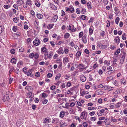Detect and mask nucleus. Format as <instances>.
<instances>
[{
	"label": "nucleus",
	"instance_id": "obj_1",
	"mask_svg": "<svg viewBox=\"0 0 127 127\" xmlns=\"http://www.w3.org/2000/svg\"><path fill=\"white\" fill-rule=\"evenodd\" d=\"M40 41L37 38H36L33 42V44L36 46L38 45L39 44Z\"/></svg>",
	"mask_w": 127,
	"mask_h": 127
},
{
	"label": "nucleus",
	"instance_id": "obj_2",
	"mask_svg": "<svg viewBox=\"0 0 127 127\" xmlns=\"http://www.w3.org/2000/svg\"><path fill=\"white\" fill-rule=\"evenodd\" d=\"M57 52L58 54H63L64 53V52L62 47H60L59 49L57 51Z\"/></svg>",
	"mask_w": 127,
	"mask_h": 127
},
{
	"label": "nucleus",
	"instance_id": "obj_3",
	"mask_svg": "<svg viewBox=\"0 0 127 127\" xmlns=\"http://www.w3.org/2000/svg\"><path fill=\"white\" fill-rule=\"evenodd\" d=\"M25 88L26 89L28 90V91H30V92H32L33 90L32 88V87L29 86H26L25 87Z\"/></svg>",
	"mask_w": 127,
	"mask_h": 127
},
{
	"label": "nucleus",
	"instance_id": "obj_4",
	"mask_svg": "<svg viewBox=\"0 0 127 127\" xmlns=\"http://www.w3.org/2000/svg\"><path fill=\"white\" fill-rule=\"evenodd\" d=\"M58 18V16L56 15H55L54 16L51 20L53 22H55L57 21Z\"/></svg>",
	"mask_w": 127,
	"mask_h": 127
},
{
	"label": "nucleus",
	"instance_id": "obj_5",
	"mask_svg": "<svg viewBox=\"0 0 127 127\" xmlns=\"http://www.w3.org/2000/svg\"><path fill=\"white\" fill-rule=\"evenodd\" d=\"M80 80L83 82L85 81L86 79V77L84 75H82L80 77Z\"/></svg>",
	"mask_w": 127,
	"mask_h": 127
},
{
	"label": "nucleus",
	"instance_id": "obj_6",
	"mask_svg": "<svg viewBox=\"0 0 127 127\" xmlns=\"http://www.w3.org/2000/svg\"><path fill=\"white\" fill-rule=\"evenodd\" d=\"M82 40L83 42L84 43H86L87 42V40L86 38V36L84 35V36L82 37Z\"/></svg>",
	"mask_w": 127,
	"mask_h": 127
},
{
	"label": "nucleus",
	"instance_id": "obj_7",
	"mask_svg": "<svg viewBox=\"0 0 127 127\" xmlns=\"http://www.w3.org/2000/svg\"><path fill=\"white\" fill-rule=\"evenodd\" d=\"M47 51L46 48L45 47H43L41 48V52L42 54H43L45 52Z\"/></svg>",
	"mask_w": 127,
	"mask_h": 127
},
{
	"label": "nucleus",
	"instance_id": "obj_8",
	"mask_svg": "<svg viewBox=\"0 0 127 127\" xmlns=\"http://www.w3.org/2000/svg\"><path fill=\"white\" fill-rule=\"evenodd\" d=\"M24 3V2L22 0H18L17 1V3L20 6L22 5Z\"/></svg>",
	"mask_w": 127,
	"mask_h": 127
},
{
	"label": "nucleus",
	"instance_id": "obj_9",
	"mask_svg": "<svg viewBox=\"0 0 127 127\" xmlns=\"http://www.w3.org/2000/svg\"><path fill=\"white\" fill-rule=\"evenodd\" d=\"M13 20L15 23H17L18 22L19 18L18 17H15L13 18Z\"/></svg>",
	"mask_w": 127,
	"mask_h": 127
},
{
	"label": "nucleus",
	"instance_id": "obj_10",
	"mask_svg": "<svg viewBox=\"0 0 127 127\" xmlns=\"http://www.w3.org/2000/svg\"><path fill=\"white\" fill-rule=\"evenodd\" d=\"M63 61L64 63H68L69 62V60L67 57H65L63 58Z\"/></svg>",
	"mask_w": 127,
	"mask_h": 127
},
{
	"label": "nucleus",
	"instance_id": "obj_11",
	"mask_svg": "<svg viewBox=\"0 0 127 127\" xmlns=\"http://www.w3.org/2000/svg\"><path fill=\"white\" fill-rule=\"evenodd\" d=\"M65 112L63 111H61L60 114V116L61 118H63L64 116Z\"/></svg>",
	"mask_w": 127,
	"mask_h": 127
},
{
	"label": "nucleus",
	"instance_id": "obj_12",
	"mask_svg": "<svg viewBox=\"0 0 127 127\" xmlns=\"http://www.w3.org/2000/svg\"><path fill=\"white\" fill-rule=\"evenodd\" d=\"M17 49H18L19 52H23L24 51V48L21 47H19Z\"/></svg>",
	"mask_w": 127,
	"mask_h": 127
},
{
	"label": "nucleus",
	"instance_id": "obj_13",
	"mask_svg": "<svg viewBox=\"0 0 127 127\" xmlns=\"http://www.w3.org/2000/svg\"><path fill=\"white\" fill-rule=\"evenodd\" d=\"M37 18L39 19H42L43 17V15L40 14H37Z\"/></svg>",
	"mask_w": 127,
	"mask_h": 127
},
{
	"label": "nucleus",
	"instance_id": "obj_14",
	"mask_svg": "<svg viewBox=\"0 0 127 127\" xmlns=\"http://www.w3.org/2000/svg\"><path fill=\"white\" fill-rule=\"evenodd\" d=\"M16 59L14 58L12 59L11 60V63L14 64H15L16 63Z\"/></svg>",
	"mask_w": 127,
	"mask_h": 127
},
{
	"label": "nucleus",
	"instance_id": "obj_15",
	"mask_svg": "<svg viewBox=\"0 0 127 127\" xmlns=\"http://www.w3.org/2000/svg\"><path fill=\"white\" fill-rule=\"evenodd\" d=\"M26 4V5H28L29 6L31 5L32 4L31 1L30 0H27Z\"/></svg>",
	"mask_w": 127,
	"mask_h": 127
},
{
	"label": "nucleus",
	"instance_id": "obj_16",
	"mask_svg": "<svg viewBox=\"0 0 127 127\" xmlns=\"http://www.w3.org/2000/svg\"><path fill=\"white\" fill-rule=\"evenodd\" d=\"M85 116V113L83 112L81 113V114L80 117L81 119H83Z\"/></svg>",
	"mask_w": 127,
	"mask_h": 127
},
{
	"label": "nucleus",
	"instance_id": "obj_17",
	"mask_svg": "<svg viewBox=\"0 0 127 127\" xmlns=\"http://www.w3.org/2000/svg\"><path fill=\"white\" fill-rule=\"evenodd\" d=\"M89 92L87 91H83L82 92V93L81 94L82 96H83L84 95H86L88 94Z\"/></svg>",
	"mask_w": 127,
	"mask_h": 127
},
{
	"label": "nucleus",
	"instance_id": "obj_18",
	"mask_svg": "<svg viewBox=\"0 0 127 127\" xmlns=\"http://www.w3.org/2000/svg\"><path fill=\"white\" fill-rule=\"evenodd\" d=\"M87 5L88 8H92L91 3L90 2H88L87 3Z\"/></svg>",
	"mask_w": 127,
	"mask_h": 127
},
{
	"label": "nucleus",
	"instance_id": "obj_19",
	"mask_svg": "<svg viewBox=\"0 0 127 127\" xmlns=\"http://www.w3.org/2000/svg\"><path fill=\"white\" fill-rule=\"evenodd\" d=\"M120 48L118 49H117L116 52L114 54L115 55H117L119 54L120 52Z\"/></svg>",
	"mask_w": 127,
	"mask_h": 127
},
{
	"label": "nucleus",
	"instance_id": "obj_20",
	"mask_svg": "<svg viewBox=\"0 0 127 127\" xmlns=\"http://www.w3.org/2000/svg\"><path fill=\"white\" fill-rule=\"evenodd\" d=\"M125 56H124V55H122L120 60V62L122 64L124 62V61L125 59Z\"/></svg>",
	"mask_w": 127,
	"mask_h": 127
},
{
	"label": "nucleus",
	"instance_id": "obj_21",
	"mask_svg": "<svg viewBox=\"0 0 127 127\" xmlns=\"http://www.w3.org/2000/svg\"><path fill=\"white\" fill-rule=\"evenodd\" d=\"M121 105V103L118 102L117 103H116L115 104L116 107L118 108L120 107V106Z\"/></svg>",
	"mask_w": 127,
	"mask_h": 127
},
{
	"label": "nucleus",
	"instance_id": "obj_22",
	"mask_svg": "<svg viewBox=\"0 0 127 127\" xmlns=\"http://www.w3.org/2000/svg\"><path fill=\"white\" fill-rule=\"evenodd\" d=\"M50 6L51 7H53V8L54 9V10H56L57 9L56 7L53 4H50Z\"/></svg>",
	"mask_w": 127,
	"mask_h": 127
},
{
	"label": "nucleus",
	"instance_id": "obj_23",
	"mask_svg": "<svg viewBox=\"0 0 127 127\" xmlns=\"http://www.w3.org/2000/svg\"><path fill=\"white\" fill-rule=\"evenodd\" d=\"M70 34L69 33H66L64 35V37L65 38H67L69 37V36Z\"/></svg>",
	"mask_w": 127,
	"mask_h": 127
},
{
	"label": "nucleus",
	"instance_id": "obj_24",
	"mask_svg": "<svg viewBox=\"0 0 127 127\" xmlns=\"http://www.w3.org/2000/svg\"><path fill=\"white\" fill-rule=\"evenodd\" d=\"M69 11L71 13H73L74 12V9L72 7H69Z\"/></svg>",
	"mask_w": 127,
	"mask_h": 127
},
{
	"label": "nucleus",
	"instance_id": "obj_25",
	"mask_svg": "<svg viewBox=\"0 0 127 127\" xmlns=\"http://www.w3.org/2000/svg\"><path fill=\"white\" fill-rule=\"evenodd\" d=\"M119 20L120 18L119 17H117L116 18L115 22L117 24H118Z\"/></svg>",
	"mask_w": 127,
	"mask_h": 127
},
{
	"label": "nucleus",
	"instance_id": "obj_26",
	"mask_svg": "<svg viewBox=\"0 0 127 127\" xmlns=\"http://www.w3.org/2000/svg\"><path fill=\"white\" fill-rule=\"evenodd\" d=\"M83 32H81L79 33V38H80L83 35Z\"/></svg>",
	"mask_w": 127,
	"mask_h": 127
},
{
	"label": "nucleus",
	"instance_id": "obj_27",
	"mask_svg": "<svg viewBox=\"0 0 127 127\" xmlns=\"http://www.w3.org/2000/svg\"><path fill=\"white\" fill-rule=\"evenodd\" d=\"M89 32L90 35H91L93 32V30L91 28H90L89 29Z\"/></svg>",
	"mask_w": 127,
	"mask_h": 127
},
{
	"label": "nucleus",
	"instance_id": "obj_28",
	"mask_svg": "<svg viewBox=\"0 0 127 127\" xmlns=\"http://www.w3.org/2000/svg\"><path fill=\"white\" fill-rule=\"evenodd\" d=\"M34 56V54L33 53H32L30 54L29 56L31 58H33Z\"/></svg>",
	"mask_w": 127,
	"mask_h": 127
},
{
	"label": "nucleus",
	"instance_id": "obj_29",
	"mask_svg": "<svg viewBox=\"0 0 127 127\" xmlns=\"http://www.w3.org/2000/svg\"><path fill=\"white\" fill-rule=\"evenodd\" d=\"M10 69L9 70V73H11L13 70L14 69V67L13 66H12L10 67Z\"/></svg>",
	"mask_w": 127,
	"mask_h": 127
},
{
	"label": "nucleus",
	"instance_id": "obj_30",
	"mask_svg": "<svg viewBox=\"0 0 127 127\" xmlns=\"http://www.w3.org/2000/svg\"><path fill=\"white\" fill-rule=\"evenodd\" d=\"M45 53L44 54V55L45 56V59H46L48 57V52L47 51L45 52Z\"/></svg>",
	"mask_w": 127,
	"mask_h": 127
},
{
	"label": "nucleus",
	"instance_id": "obj_31",
	"mask_svg": "<svg viewBox=\"0 0 127 127\" xmlns=\"http://www.w3.org/2000/svg\"><path fill=\"white\" fill-rule=\"evenodd\" d=\"M106 26L108 27H109L110 26V22L109 21L107 20L106 21Z\"/></svg>",
	"mask_w": 127,
	"mask_h": 127
},
{
	"label": "nucleus",
	"instance_id": "obj_32",
	"mask_svg": "<svg viewBox=\"0 0 127 127\" xmlns=\"http://www.w3.org/2000/svg\"><path fill=\"white\" fill-rule=\"evenodd\" d=\"M126 35L125 33H124L122 35V38L124 40H125L126 39Z\"/></svg>",
	"mask_w": 127,
	"mask_h": 127
},
{
	"label": "nucleus",
	"instance_id": "obj_33",
	"mask_svg": "<svg viewBox=\"0 0 127 127\" xmlns=\"http://www.w3.org/2000/svg\"><path fill=\"white\" fill-rule=\"evenodd\" d=\"M61 74H58L57 76L56 77L55 79L57 80V79H59L61 77Z\"/></svg>",
	"mask_w": 127,
	"mask_h": 127
},
{
	"label": "nucleus",
	"instance_id": "obj_34",
	"mask_svg": "<svg viewBox=\"0 0 127 127\" xmlns=\"http://www.w3.org/2000/svg\"><path fill=\"white\" fill-rule=\"evenodd\" d=\"M81 54V52L80 51H78L76 53V57H79L80 56Z\"/></svg>",
	"mask_w": 127,
	"mask_h": 127
},
{
	"label": "nucleus",
	"instance_id": "obj_35",
	"mask_svg": "<svg viewBox=\"0 0 127 127\" xmlns=\"http://www.w3.org/2000/svg\"><path fill=\"white\" fill-rule=\"evenodd\" d=\"M113 79V77L112 76L108 77L106 78V80L107 81L111 80Z\"/></svg>",
	"mask_w": 127,
	"mask_h": 127
},
{
	"label": "nucleus",
	"instance_id": "obj_36",
	"mask_svg": "<svg viewBox=\"0 0 127 127\" xmlns=\"http://www.w3.org/2000/svg\"><path fill=\"white\" fill-rule=\"evenodd\" d=\"M116 38H117V39H116V41L117 42V43H119L120 41V39L119 38V37H116Z\"/></svg>",
	"mask_w": 127,
	"mask_h": 127
},
{
	"label": "nucleus",
	"instance_id": "obj_37",
	"mask_svg": "<svg viewBox=\"0 0 127 127\" xmlns=\"http://www.w3.org/2000/svg\"><path fill=\"white\" fill-rule=\"evenodd\" d=\"M99 47L102 46V48L103 49H105L107 48V46L106 45H102V44H101L99 46Z\"/></svg>",
	"mask_w": 127,
	"mask_h": 127
},
{
	"label": "nucleus",
	"instance_id": "obj_38",
	"mask_svg": "<svg viewBox=\"0 0 127 127\" xmlns=\"http://www.w3.org/2000/svg\"><path fill=\"white\" fill-rule=\"evenodd\" d=\"M86 18V16L84 15H82L81 16V19L83 20H85Z\"/></svg>",
	"mask_w": 127,
	"mask_h": 127
},
{
	"label": "nucleus",
	"instance_id": "obj_39",
	"mask_svg": "<svg viewBox=\"0 0 127 127\" xmlns=\"http://www.w3.org/2000/svg\"><path fill=\"white\" fill-rule=\"evenodd\" d=\"M83 125L84 127H86L88 126V124L86 122H84L83 123Z\"/></svg>",
	"mask_w": 127,
	"mask_h": 127
},
{
	"label": "nucleus",
	"instance_id": "obj_40",
	"mask_svg": "<svg viewBox=\"0 0 127 127\" xmlns=\"http://www.w3.org/2000/svg\"><path fill=\"white\" fill-rule=\"evenodd\" d=\"M40 73L39 72H36L35 74V76L37 77H39L40 76Z\"/></svg>",
	"mask_w": 127,
	"mask_h": 127
},
{
	"label": "nucleus",
	"instance_id": "obj_41",
	"mask_svg": "<svg viewBox=\"0 0 127 127\" xmlns=\"http://www.w3.org/2000/svg\"><path fill=\"white\" fill-rule=\"evenodd\" d=\"M32 73L31 71L30 70H29L28 72L27 73V76H29Z\"/></svg>",
	"mask_w": 127,
	"mask_h": 127
},
{
	"label": "nucleus",
	"instance_id": "obj_42",
	"mask_svg": "<svg viewBox=\"0 0 127 127\" xmlns=\"http://www.w3.org/2000/svg\"><path fill=\"white\" fill-rule=\"evenodd\" d=\"M10 52L12 54H14L15 53V50L14 49H12L11 50Z\"/></svg>",
	"mask_w": 127,
	"mask_h": 127
},
{
	"label": "nucleus",
	"instance_id": "obj_43",
	"mask_svg": "<svg viewBox=\"0 0 127 127\" xmlns=\"http://www.w3.org/2000/svg\"><path fill=\"white\" fill-rule=\"evenodd\" d=\"M90 120L92 121H94L96 120V118L95 117H91Z\"/></svg>",
	"mask_w": 127,
	"mask_h": 127
},
{
	"label": "nucleus",
	"instance_id": "obj_44",
	"mask_svg": "<svg viewBox=\"0 0 127 127\" xmlns=\"http://www.w3.org/2000/svg\"><path fill=\"white\" fill-rule=\"evenodd\" d=\"M4 7L6 9H7L9 8L10 6L8 5H4Z\"/></svg>",
	"mask_w": 127,
	"mask_h": 127
},
{
	"label": "nucleus",
	"instance_id": "obj_45",
	"mask_svg": "<svg viewBox=\"0 0 127 127\" xmlns=\"http://www.w3.org/2000/svg\"><path fill=\"white\" fill-rule=\"evenodd\" d=\"M17 27L16 26H14L13 28V30L14 32H16L17 30Z\"/></svg>",
	"mask_w": 127,
	"mask_h": 127
},
{
	"label": "nucleus",
	"instance_id": "obj_46",
	"mask_svg": "<svg viewBox=\"0 0 127 127\" xmlns=\"http://www.w3.org/2000/svg\"><path fill=\"white\" fill-rule=\"evenodd\" d=\"M36 106L34 104H32V109L33 110H35L36 107Z\"/></svg>",
	"mask_w": 127,
	"mask_h": 127
},
{
	"label": "nucleus",
	"instance_id": "obj_47",
	"mask_svg": "<svg viewBox=\"0 0 127 127\" xmlns=\"http://www.w3.org/2000/svg\"><path fill=\"white\" fill-rule=\"evenodd\" d=\"M35 5L37 7H39L40 6V3L39 2H37V3H35Z\"/></svg>",
	"mask_w": 127,
	"mask_h": 127
},
{
	"label": "nucleus",
	"instance_id": "obj_48",
	"mask_svg": "<svg viewBox=\"0 0 127 127\" xmlns=\"http://www.w3.org/2000/svg\"><path fill=\"white\" fill-rule=\"evenodd\" d=\"M121 80V84H124L125 82V81L124 80V79H122Z\"/></svg>",
	"mask_w": 127,
	"mask_h": 127
},
{
	"label": "nucleus",
	"instance_id": "obj_49",
	"mask_svg": "<svg viewBox=\"0 0 127 127\" xmlns=\"http://www.w3.org/2000/svg\"><path fill=\"white\" fill-rule=\"evenodd\" d=\"M104 63L105 64L107 65H109L110 64V62H108L107 60L105 61L104 62Z\"/></svg>",
	"mask_w": 127,
	"mask_h": 127
},
{
	"label": "nucleus",
	"instance_id": "obj_50",
	"mask_svg": "<svg viewBox=\"0 0 127 127\" xmlns=\"http://www.w3.org/2000/svg\"><path fill=\"white\" fill-rule=\"evenodd\" d=\"M68 92L67 93V94L68 95H69L70 94H71V95H72L73 94V93L72 92H71L70 90H68L67 91Z\"/></svg>",
	"mask_w": 127,
	"mask_h": 127
},
{
	"label": "nucleus",
	"instance_id": "obj_51",
	"mask_svg": "<svg viewBox=\"0 0 127 127\" xmlns=\"http://www.w3.org/2000/svg\"><path fill=\"white\" fill-rule=\"evenodd\" d=\"M35 58V59H37L38 58L39 55L37 53H36L34 55Z\"/></svg>",
	"mask_w": 127,
	"mask_h": 127
},
{
	"label": "nucleus",
	"instance_id": "obj_52",
	"mask_svg": "<svg viewBox=\"0 0 127 127\" xmlns=\"http://www.w3.org/2000/svg\"><path fill=\"white\" fill-rule=\"evenodd\" d=\"M112 67L110 66L108 67L107 68V69L108 70H109V71H112L113 70H112Z\"/></svg>",
	"mask_w": 127,
	"mask_h": 127
},
{
	"label": "nucleus",
	"instance_id": "obj_53",
	"mask_svg": "<svg viewBox=\"0 0 127 127\" xmlns=\"http://www.w3.org/2000/svg\"><path fill=\"white\" fill-rule=\"evenodd\" d=\"M61 12L62 13L61 16H64L65 15V13L63 10H62Z\"/></svg>",
	"mask_w": 127,
	"mask_h": 127
},
{
	"label": "nucleus",
	"instance_id": "obj_54",
	"mask_svg": "<svg viewBox=\"0 0 127 127\" xmlns=\"http://www.w3.org/2000/svg\"><path fill=\"white\" fill-rule=\"evenodd\" d=\"M108 0H103V3L104 4L106 5L108 3Z\"/></svg>",
	"mask_w": 127,
	"mask_h": 127
},
{
	"label": "nucleus",
	"instance_id": "obj_55",
	"mask_svg": "<svg viewBox=\"0 0 127 127\" xmlns=\"http://www.w3.org/2000/svg\"><path fill=\"white\" fill-rule=\"evenodd\" d=\"M84 52L85 53L87 54H89V50L87 49H86L85 50Z\"/></svg>",
	"mask_w": 127,
	"mask_h": 127
},
{
	"label": "nucleus",
	"instance_id": "obj_56",
	"mask_svg": "<svg viewBox=\"0 0 127 127\" xmlns=\"http://www.w3.org/2000/svg\"><path fill=\"white\" fill-rule=\"evenodd\" d=\"M47 101L48 100L47 99H45L43 101L42 103L43 104H46L47 102Z\"/></svg>",
	"mask_w": 127,
	"mask_h": 127
},
{
	"label": "nucleus",
	"instance_id": "obj_57",
	"mask_svg": "<svg viewBox=\"0 0 127 127\" xmlns=\"http://www.w3.org/2000/svg\"><path fill=\"white\" fill-rule=\"evenodd\" d=\"M76 13L77 14H79L80 13V10L79 9L77 8L76 9Z\"/></svg>",
	"mask_w": 127,
	"mask_h": 127
},
{
	"label": "nucleus",
	"instance_id": "obj_58",
	"mask_svg": "<svg viewBox=\"0 0 127 127\" xmlns=\"http://www.w3.org/2000/svg\"><path fill=\"white\" fill-rule=\"evenodd\" d=\"M67 86L68 87H70L71 86V84L70 82H67Z\"/></svg>",
	"mask_w": 127,
	"mask_h": 127
},
{
	"label": "nucleus",
	"instance_id": "obj_59",
	"mask_svg": "<svg viewBox=\"0 0 127 127\" xmlns=\"http://www.w3.org/2000/svg\"><path fill=\"white\" fill-rule=\"evenodd\" d=\"M56 86H52L50 87V89L52 90H53L55 89Z\"/></svg>",
	"mask_w": 127,
	"mask_h": 127
},
{
	"label": "nucleus",
	"instance_id": "obj_60",
	"mask_svg": "<svg viewBox=\"0 0 127 127\" xmlns=\"http://www.w3.org/2000/svg\"><path fill=\"white\" fill-rule=\"evenodd\" d=\"M49 122V119H47V118H45V120L44 121V123H48Z\"/></svg>",
	"mask_w": 127,
	"mask_h": 127
},
{
	"label": "nucleus",
	"instance_id": "obj_61",
	"mask_svg": "<svg viewBox=\"0 0 127 127\" xmlns=\"http://www.w3.org/2000/svg\"><path fill=\"white\" fill-rule=\"evenodd\" d=\"M67 30H71V26L70 25H69V26H68L67 27Z\"/></svg>",
	"mask_w": 127,
	"mask_h": 127
},
{
	"label": "nucleus",
	"instance_id": "obj_62",
	"mask_svg": "<svg viewBox=\"0 0 127 127\" xmlns=\"http://www.w3.org/2000/svg\"><path fill=\"white\" fill-rule=\"evenodd\" d=\"M47 96V95L45 93H43L42 94V96L43 97H45Z\"/></svg>",
	"mask_w": 127,
	"mask_h": 127
},
{
	"label": "nucleus",
	"instance_id": "obj_63",
	"mask_svg": "<svg viewBox=\"0 0 127 127\" xmlns=\"http://www.w3.org/2000/svg\"><path fill=\"white\" fill-rule=\"evenodd\" d=\"M86 10L85 8H83L82 9V13L84 14L85 13V12H86Z\"/></svg>",
	"mask_w": 127,
	"mask_h": 127
},
{
	"label": "nucleus",
	"instance_id": "obj_64",
	"mask_svg": "<svg viewBox=\"0 0 127 127\" xmlns=\"http://www.w3.org/2000/svg\"><path fill=\"white\" fill-rule=\"evenodd\" d=\"M71 17L73 18H74L76 17V15L74 14H73L71 16Z\"/></svg>",
	"mask_w": 127,
	"mask_h": 127
}]
</instances>
